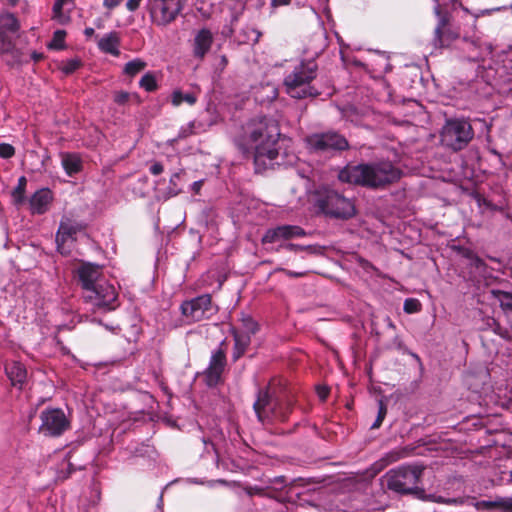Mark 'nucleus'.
<instances>
[{
	"instance_id": "f257e3e1",
	"label": "nucleus",
	"mask_w": 512,
	"mask_h": 512,
	"mask_svg": "<svg viewBox=\"0 0 512 512\" xmlns=\"http://www.w3.org/2000/svg\"><path fill=\"white\" fill-rule=\"evenodd\" d=\"M280 137L278 122L267 116L251 119L244 127L243 134L235 139V145L246 157H252L255 172L262 173L273 166L279 152Z\"/></svg>"
},
{
	"instance_id": "f03ea898",
	"label": "nucleus",
	"mask_w": 512,
	"mask_h": 512,
	"mask_svg": "<svg viewBox=\"0 0 512 512\" xmlns=\"http://www.w3.org/2000/svg\"><path fill=\"white\" fill-rule=\"evenodd\" d=\"M402 176V170L391 161H380L346 166L340 170L338 179L344 183L378 190L398 182Z\"/></svg>"
},
{
	"instance_id": "7ed1b4c3",
	"label": "nucleus",
	"mask_w": 512,
	"mask_h": 512,
	"mask_svg": "<svg viewBox=\"0 0 512 512\" xmlns=\"http://www.w3.org/2000/svg\"><path fill=\"white\" fill-rule=\"evenodd\" d=\"M424 467L420 465H402L389 470L382 478L386 488L401 495H414L418 499L425 498V490L418 487Z\"/></svg>"
},
{
	"instance_id": "20e7f679",
	"label": "nucleus",
	"mask_w": 512,
	"mask_h": 512,
	"mask_svg": "<svg viewBox=\"0 0 512 512\" xmlns=\"http://www.w3.org/2000/svg\"><path fill=\"white\" fill-rule=\"evenodd\" d=\"M318 65L314 60L302 61L284 79L287 93L297 99L317 97L320 91L311 82L317 76Z\"/></svg>"
},
{
	"instance_id": "39448f33",
	"label": "nucleus",
	"mask_w": 512,
	"mask_h": 512,
	"mask_svg": "<svg viewBox=\"0 0 512 512\" xmlns=\"http://www.w3.org/2000/svg\"><path fill=\"white\" fill-rule=\"evenodd\" d=\"M315 206L326 216L335 219L348 220L356 215L354 202L328 187L316 190Z\"/></svg>"
},
{
	"instance_id": "423d86ee",
	"label": "nucleus",
	"mask_w": 512,
	"mask_h": 512,
	"mask_svg": "<svg viewBox=\"0 0 512 512\" xmlns=\"http://www.w3.org/2000/svg\"><path fill=\"white\" fill-rule=\"evenodd\" d=\"M305 142L308 151L316 155H335L350 148L348 140L336 131L311 134Z\"/></svg>"
},
{
	"instance_id": "0eeeda50",
	"label": "nucleus",
	"mask_w": 512,
	"mask_h": 512,
	"mask_svg": "<svg viewBox=\"0 0 512 512\" xmlns=\"http://www.w3.org/2000/svg\"><path fill=\"white\" fill-rule=\"evenodd\" d=\"M473 137L472 125L464 119L447 120L441 132L442 144L453 151L464 149Z\"/></svg>"
},
{
	"instance_id": "6e6552de",
	"label": "nucleus",
	"mask_w": 512,
	"mask_h": 512,
	"mask_svg": "<svg viewBox=\"0 0 512 512\" xmlns=\"http://www.w3.org/2000/svg\"><path fill=\"white\" fill-rule=\"evenodd\" d=\"M218 311L216 305L212 302L209 294H203L190 300H185L180 305V312L185 319L186 324H193L203 320H208Z\"/></svg>"
},
{
	"instance_id": "1a4fd4ad",
	"label": "nucleus",
	"mask_w": 512,
	"mask_h": 512,
	"mask_svg": "<svg viewBox=\"0 0 512 512\" xmlns=\"http://www.w3.org/2000/svg\"><path fill=\"white\" fill-rule=\"evenodd\" d=\"M186 0H150L149 13L157 26H167L174 22L183 10Z\"/></svg>"
},
{
	"instance_id": "9d476101",
	"label": "nucleus",
	"mask_w": 512,
	"mask_h": 512,
	"mask_svg": "<svg viewBox=\"0 0 512 512\" xmlns=\"http://www.w3.org/2000/svg\"><path fill=\"white\" fill-rule=\"evenodd\" d=\"M438 23L434 31L433 44L436 48H448L460 37L459 27L451 22V16L447 11L436 8Z\"/></svg>"
},
{
	"instance_id": "9b49d317",
	"label": "nucleus",
	"mask_w": 512,
	"mask_h": 512,
	"mask_svg": "<svg viewBox=\"0 0 512 512\" xmlns=\"http://www.w3.org/2000/svg\"><path fill=\"white\" fill-rule=\"evenodd\" d=\"M21 25L15 14L11 12L0 13V54L16 52L15 37Z\"/></svg>"
},
{
	"instance_id": "f8f14e48",
	"label": "nucleus",
	"mask_w": 512,
	"mask_h": 512,
	"mask_svg": "<svg viewBox=\"0 0 512 512\" xmlns=\"http://www.w3.org/2000/svg\"><path fill=\"white\" fill-rule=\"evenodd\" d=\"M40 432L45 436L57 437L70 427V422L60 408L45 409L40 414Z\"/></svg>"
},
{
	"instance_id": "ddd939ff",
	"label": "nucleus",
	"mask_w": 512,
	"mask_h": 512,
	"mask_svg": "<svg viewBox=\"0 0 512 512\" xmlns=\"http://www.w3.org/2000/svg\"><path fill=\"white\" fill-rule=\"evenodd\" d=\"M223 345L224 342L212 352L209 365L203 373L204 381L209 387H215L222 381V374L227 365L226 351L222 347Z\"/></svg>"
},
{
	"instance_id": "4468645a",
	"label": "nucleus",
	"mask_w": 512,
	"mask_h": 512,
	"mask_svg": "<svg viewBox=\"0 0 512 512\" xmlns=\"http://www.w3.org/2000/svg\"><path fill=\"white\" fill-rule=\"evenodd\" d=\"M86 229V225L82 222H78L75 220H72L70 218H65L60 221L58 231L56 233V244H57V250L62 255L69 254L70 250L66 249L65 245L66 243L71 241H76V235L79 232H82Z\"/></svg>"
},
{
	"instance_id": "2eb2a0df",
	"label": "nucleus",
	"mask_w": 512,
	"mask_h": 512,
	"mask_svg": "<svg viewBox=\"0 0 512 512\" xmlns=\"http://www.w3.org/2000/svg\"><path fill=\"white\" fill-rule=\"evenodd\" d=\"M85 298L99 308L111 310L115 308L117 294L113 285L99 283L88 294H85Z\"/></svg>"
},
{
	"instance_id": "dca6fc26",
	"label": "nucleus",
	"mask_w": 512,
	"mask_h": 512,
	"mask_svg": "<svg viewBox=\"0 0 512 512\" xmlns=\"http://www.w3.org/2000/svg\"><path fill=\"white\" fill-rule=\"evenodd\" d=\"M79 284L85 293L88 294L97 284L102 276L101 266L91 262L82 261L75 271Z\"/></svg>"
},
{
	"instance_id": "f3484780",
	"label": "nucleus",
	"mask_w": 512,
	"mask_h": 512,
	"mask_svg": "<svg viewBox=\"0 0 512 512\" xmlns=\"http://www.w3.org/2000/svg\"><path fill=\"white\" fill-rule=\"evenodd\" d=\"M306 231L297 225H280L268 229L262 237V243H275L280 240H290L293 238L304 237Z\"/></svg>"
},
{
	"instance_id": "a211bd4d",
	"label": "nucleus",
	"mask_w": 512,
	"mask_h": 512,
	"mask_svg": "<svg viewBox=\"0 0 512 512\" xmlns=\"http://www.w3.org/2000/svg\"><path fill=\"white\" fill-rule=\"evenodd\" d=\"M276 401L272 399L268 388L258 390L253 409L259 422L262 424L272 422V409Z\"/></svg>"
},
{
	"instance_id": "6ab92c4d",
	"label": "nucleus",
	"mask_w": 512,
	"mask_h": 512,
	"mask_svg": "<svg viewBox=\"0 0 512 512\" xmlns=\"http://www.w3.org/2000/svg\"><path fill=\"white\" fill-rule=\"evenodd\" d=\"M462 49L467 53L470 61H483L487 56L492 54L493 46L490 43H483L479 38L464 39Z\"/></svg>"
},
{
	"instance_id": "aec40b11",
	"label": "nucleus",
	"mask_w": 512,
	"mask_h": 512,
	"mask_svg": "<svg viewBox=\"0 0 512 512\" xmlns=\"http://www.w3.org/2000/svg\"><path fill=\"white\" fill-rule=\"evenodd\" d=\"M213 41V34L208 28L200 29L193 40V56L203 60L210 51Z\"/></svg>"
},
{
	"instance_id": "412c9836",
	"label": "nucleus",
	"mask_w": 512,
	"mask_h": 512,
	"mask_svg": "<svg viewBox=\"0 0 512 512\" xmlns=\"http://www.w3.org/2000/svg\"><path fill=\"white\" fill-rule=\"evenodd\" d=\"M53 200V193L48 188L37 190L29 199L32 214L42 215L46 213Z\"/></svg>"
},
{
	"instance_id": "4be33fe9",
	"label": "nucleus",
	"mask_w": 512,
	"mask_h": 512,
	"mask_svg": "<svg viewBox=\"0 0 512 512\" xmlns=\"http://www.w3.org/2000/svg\"><path fill=\"white\" fill-rule=\"evenodd\" d=\"M231 334L234 339L232 360L236 362L246 353L251 344V337L248 334H241V332L236 328L231 330Z\"/></svg>"
},
{
	"instance_id": "5701e85b",
	"label": "nucleus",
	"mask_w": 512,
	"mask_h": 512,
	"mask_svg": "<svg viewBox=\"0 0 512 512\" xmlns=\"http://www.w3.org/2000/svg\"><path fill=\"white\" fill-rule=\"evenodd\" d=\"M478 511H491L501 509L503 511L512 512V497L498 498L494 501L481 500L474 503Z\"/></svg>"
},
{
	"instance_id": "b1692460",
	"label": "nucleus",
	"mask_w": 512,
	"mask_h": 512,
	"mask_svg": "<svg viewBox=\"0 0 512 512\" xmlns=\"http://www.w3.org/2000/svg\"><path fill=\"white\" fill-rule=\"evenodd\" d=\"M120 45V37L118 32L112 31L102 37L98 42V47L101 51L111 54L113 56H118L120 54L119 51Z\"/></svg>"
},
{
	"instance_id": "393cba45",
	"label": "nucleus",
	"mask_w": 512,
	"mask_h": 512,
	"mask_svg": "<svg viewBox=\"0 0 512 512\" xmlns=\"http://www.w3.org/2000/svg\"><path fill=\"white\" fill-rule=\"evenodd\" d=\"M5 371L14 386H21L26 381L27 371L25 366L20 362H12L6 365Z\"/></svg>"
},
{
	"instance_id": "a878e982",
	"label": "nucleus",
	"mask_w": 512,
	"mask_h": 512,
	"mask_svg": "<svg viewBox=\"0 0 512 512\" xmlns=\"http://www.w3.org/2000/svg\"><path fill=\"white\" fill-rule=\"evenodd\" d=\"M62 166L68 176L78 174L83 168L81 158L75 153H64L62 155Z\"/></svg>"
},
{
	"instance_id": "bb28decb",
	"label": "nucleus",
	"mask_w": 512,
	"mask_h": 512,
	"mask_svg": "<svg viewBox=\"0 0 512 512\" xmlns=\"http://www.w3.org/2000/svg\"><path fill=\"white\" fill-rule=\"evenodd\" d=\"M272 422L273 421H279V422H286L289 419V415L291 414L293 410V405L291 401H280L277 400L273 404L272 409Z\"/></svg>"
},
{
	"instance_id": "cd10ccee",
	"label": "nucleus",
	"mask_w": 512,
	"mask_h": 512,
	"mask_svg": "<svg viewBox=\"0 0 512 512\" xmlns=\"http://www.w3.org/2000/svg\"><path fill=\"white\" fill-rule=\"evenodd\" d=\"M27 186V179L25 176H21L18 179L17 186L12 191V198L15 205H21L25 201V192Z\"/></svg>"
},
{
	"instance_id": "c85d7f7f",
	"label": "nucleus",
	"mask_w": 512,
	"mask_h": 512,
	"mask_svg": "<svg viewBox=\"0 0 512 512\" xmlns=\"http://www.w3.org/2000/svg\"><path fill=\"white\" fill-rule=\"evenodd\" d=\"M240 321L244 329L240 331L241 334H248L251 337L259 331V324L250 315L242 313Z\"/></svg>"
},
{
	"instance_id": "c756f323",
	"label": "nucleus",
	"mask_w": 512,
	"mask_h": 512,
	"mask_svg": "<svg viewBox=\"0 0 512 512\" xmlns=\"http://www.w3.org/2000/svg\"><path fill=\"white\" fill-rule=\"evenodd\" d=\"M147 66V63L142 59H134L129 61L124 66V73L130 77H134L141 71H143Z\"/></svg>"
},
{
	"instance_id": "7c9ffc66",
	"label": "nucleus",
	"mask_w": 512,
	"mask_h": 512,
	"mask_svg": "<svg viewBox=\"0 0 512 512\" xmlns=\"http://www.w3.org/2000/svg\"><path fill=\"white\" fill-rule=\"evenodd\" d=\"M197 101L196 96L193 93H182L180 90H176L172 94V104L174 106H179L183 102L188 103L189 105H194Z\"/></svg>"
},
{
	"instance_id": "2f4dec72",
	"label": "nucleus",
	"mask_w": 512,
	"mask_h": 512,
	"mask_svg": "<svg viewBox=\"0 0 512 512\" xmlns=\"http://www.w3.org/2000/svg\"><path fill=\"white\" fill-rule=\"evenodd\" d=\"M139 86L147 92H154L158 89V84L154 73L147 72L139 81Z\"/></svg>"
},
{
	"instance_id": "473e14b6",
	"label": "nucleus",
	"mask_w": 512,
	"mask_h": 512,
	"mask_svg": "<svg viewBox=\"0 0 512 512\" xmlns=\"http://www.w3.org/2000/svg\"><path fill=\"white\" fill-rule=\"evenodd\" d=\"M491 330L500 336L502 339L507 341H512V328L508 329L503 327L498 321L492 319L491 322L488 323Z\"/></svg>"
},
{
	"instance_id": "72a5a7b5",
	"label": "nucleus",
	"mask_w": 512,
	"mask_h": 512,
	"mask_svg": "<svg viewBox=\"0 0 512 512\" xmlns=\"http://www.w3.org/2000/svg\"><path fill=\"white\" fill-rule=\"evenodd\" d=\"M65 30H56L53 33L51 42L48 44V48L52 50H62L65 48Z\"/></svg>"
},
{
	"instance_id": "f704fd0d",
	"label": "nucleus",
	"mask_w": 512,
	"mask_h": 512,
	"mask_svg": "<svg viewBox=\"0 0 512 512\" xmlns=\"http://www.w3.org/2000/svg\"><path fill=\"white\" fill-rule=\"evenodd\" d=\"M283 247L289 251H293V252L306 251L310 254L320 253V249H321V247L317 246V245L303 246V245L293 244V243H288V244L284 245Z\"/></svg>"
},
{
	"instance_id": "c9c22d12",
	"label": "nucleus",
	"mask_w": 512,
	"mask_h": 512,
	"mask_svg": "<svg viewBox=\"0 0 512 512\" xmlns=\"http://www.w3.org/2000/svg\"><path fill=\"white\" fill-rule=\"evenodd\" d=\"M386 414H387V406L386 404L384 403L383 400H379L378 402V414H377V417L374 421V423L372 424L371 426V429H378L380 428V426L382 425L385 417H386Z\"/></svg>"
},
{
	"instance_id": "e433bc0d",
	"label": "nucleus",
	"mask_w": 512,
	"mask_h": 512,
	"mask_svg": "<svg viewBox=\"0 0 512 512\" xmlns=\"http://www.w3.org/2000/svg\"><path fill=\"white\" fill-rule=\"evenodd\" d=\"M243 33L246 36V39L243 42H250L253 45L257 44L262 36V33L253 27L245 28Z\"/></svg>"
},
{
	"instance_id": "4c0bfd02",
	"label": "nucleus",
	"mask_w": 512,
	"mask_h": 512,
	"mask_svg": "<svg viewBox=\"0 0 512 512\" xmlns=\"http://www.w3.org/2000/svg\"><path fill=\"white\" fill-rule=\"evenodd\" d=\"M183 173H184V171L180 170L179 172H175L171 175L170 180H169V188H168L170 196H176L181 192V189L178 187L177 182Z\"/></svg>"
},
{
	"instance_id": "58836bf2",
	"label": "nucleus",
	"mask_w": 512,
	"mask_h": 512,
	"mask_svg": "<svg viewBox=\"0 0 512 512\" xmlns=\"http://www.w3.org/2000/svg\"><path fill=\"white\" fill-rule=\"evenodd\" d=\"M421 303L416 298H407L404 301L403 310L407 314L417 313L421 310Z\"/></svg>"
},
{
	"instance_id": "ea45409f",
	"label": "nucleus",
	"mask_w": 512,
	"mask_h": 512,
	"mask_svg": "<svg viewBox=\"0 0 512 512\" xmlns=\"http://www.w3.org/2000/svg\"><path fill=\"white\" fill-rule=\"evenodd\" d=\"M81 66H82L81 60L75 58V59H70V60L66 61L64 63V65L62 66L61 70L64 74L70 75V74L74 73L75 71H77Z\"/></svg>"
},
{
	"instance_id": "a19ab883",
	"label": "nucleus",
	"mask_w": 512,
	"mask_h": 512,
	"mask_svg": "<svg viewBox=\"0 0 512 512\" xmlns=\"http://www.w3.org/2000/svg\"><path fill=\"white\" fill-rule=\"evenodd\" d=\"M2 56H9L8 59H6V64L10 67H13L15 65H20L21 64V51L16 48V52H7V53H4V54H1Z\"/></svg>"
},
{
	"instance_id": "79ce46f5",
	"label": "nucleus",
	"mask_w": 512,
	"mask_h": 512,
	"mask_svg": "<svg viewBox=\"0 0 512 512\" xmlns=\"http://www.w3.org/2000/svg\"><path fill=\"white\" fill-rule=\"evenodd\" d=\"M15 155V148L9 143H0V157L3 159L12 158Z\"/></svg>"
},
{
	"instance_id": "37998d69",
	"label": "nucleus",
	"mask_w": 512,
	"mask_h": 512,
	"mask_svg": "<svg viewBox=\"0 0 512 512\" xmlns=\"http://www.w3.org/2000/svg\"><path fill=\"white\" fill-rule=\"evenodd\" d=\"M131 101V93L126 91H118L114 93V102L117 105H126Z\"/></svg>"
},
{
	"instance_id": "c03bdc74",
	"label": "nucleus",
	"mask_w": 512,
	"mask_h": 512,
	"mask_svg": "<svg viewBox=\"0 0 512 512\" xmlns=\"http://www.w3.org/2000/svg\"><path fill=\"white\" fill-rule=\"evenodd\" d=\"M393 343L399 351H401L404 354L407 353V354L411 355L413 358H415L417 361H420V357L416 353L410 352L408 350V348L406 347V345L403 343V341L398 336H396L394 338Z\"/></svg>"
},
{
	"instance_id": "a18cd8bd",
	"label": "nucleus",
	"mask_w": 512,
	"mask_h": 512,
	"mask_svg": "<svg viewBox=\"0 0 512 512\" xmlns=\"http://www.w3.org/2000/svg\"><path fill=\"white\" fill-rule=\"evenodd\" d=\"M459 255L462 257L468 259L469 261L472 260V258L475 256V252L471 250L470 248L464 247V246H454L453 248Z\"/></svg>"
},
{
	"instance_id": "49530a36",
	"label": "nucleus",
	"mask_w": 512,
	"mask_h": 512,
	"mask_svg": "<svg viewBox=\"0 0 512 512\" xmlns=\"http://www.w3.org/2000/svg\"><path fill=\"white\" fill-rule=\"evenodd\" d=\"M470 265L472 267H475L481 273H484L487 268V265L484 262V260L481 259L477 254H475V256L470 261Z\"/></svg>"
},
{
	"instance_id": "de8ad7c7",
	"label": "nucleus",
	"mask_w": 512,
	"mask_h": 512,
	"mask_svg": "<svg viewBox=\"0 0 512 512\" xmlns=\"http://www.w3.org/2000/svg\"><path fill=\"white\" fill-rule=\"evenodd\" d=\"M149 171L152 175H160L164 171V166L161 162H154L150 168Z\"/></svg>"
},
{
	"instance_id": "09e8293b",
	"label": "nucleus",
	"mask_w": 512,
	"mask_h": 512,
	"mask_svg": "<svg viewBox=\"0 0 512 512\" xmlns=\"http://www.w3.org/2000/svg\"><path fill=\"white\" fill-rule=\"evenodd\" d=\"M279 271L283 272L286 276L290 278H300L306 276L307 272H295L289 269L281 268Z\"/></svg>"
},
{
	"instance_id": "8fccbe9b",
	"label": "nucleus",
	"mask_w": 512,
	"mask_h": 512,
	"mask_svg": "<svg viewBox=\"0 0 512 512\" xmlns=\"http://www.w3.org/2000/svg\"><path fill=\"white\" fill-rule=\"evenodd\" d=\"M423 500L432 501V502L439 503V504H446L447 498L442 497V496L432 495V494L431 495L425 494V498Z\"/></svg>"
},
{
	"instance_id": "3c124183",
	"label": "nucleus",
	"mask_w": 512,
	"mask_h": 512,
	"mask_svg": "<svg viewBox=\"0 0 512 512\" xmlns=\"http://www.w3.org/2000/svg\"><path fill=\"white\" fill-rule=\"evenodd\" d=\"M142 0H128L126 2V8L130 12L136 11L140 7V3Z\"/></svg>"
},
{
	"instance_id": "603ef678",
	"label": "nucleus",
	"mask_w": 512,
	"mask_h": 512,
	"mask_svg": "<svg viewBox=\"0 0 512 512\" xmlns=\"http://www.w3.org/2000/svg\"><path fill=\"white\" fill-rule=\"evenodd\" d=\"M317 393L320 399L325 400L330 393V389L327 386H319L317 388Z\"/></svg>"
},
{
	"instance_id": "864d4df0",
	"label": "nucleus",
	"mask_w": 512,
	"mask_h": 512,
	"mask_svg": "<svg viewBox=\"0 0 512 512\" xmlns=\"http://www.w3.org/2000/svg\"><path fill=\"white\" fill-rule=\"evenodd\" d=\"M122 0H103V6L109 10L116 8Z\"/></svg>"
},
{
	"instance_id": "5fc2aeb1",
	"label": "nucleus",
	"mask_w": 512,
	"mask_h": 512,
	"mask_svg": "<svg viewBox=\"0 0 512 512\" xmlns=\"http://www.w3.org/2000/svg\"><path fill=\"white\" fill-rule=\"evenodd\" d=\"M75 471V468L74 466L71 464V463H68L67 464V469L66 471H62V474L63 475H60L59 477L62 479V480H66L68 479L71 474Z\"/></svg>"
},
{
	"instance_id": "6e6d98bb",
	"label": "nucleus",
	"mask_w": 512,
	"mask_h": 512,
	"mask_svg": "<svg viewBox=\"0 0 512 512\" xmlns=\"http://www.w3.org/2000/svg\"><path fill=\"white\" fill-rule=\"evenodd\" d=\"M45 58L44 54L41 53V52H37V51H33L31 53V59L35 62V63H38L40 61H42L43 59Z\"/></svg>"
},
{
	"instance_id": "4d7b16f0",
	"label": "nucleus",
	"mask_w": 512,
	"mask_h": 512,
	"mask_svg": "<svg viewBox=\"0 0 512 512\" xmlns=\"http://www.w3.org/2000/svg\"><path fill=\"white\" fill-rule=\"evenodd\" d=\"M465 502V499L462 497L459 498H447L446 504L451 505H461Z\"/></svg>"
},
{
	"instance_id": "13d9d810",
	"label": "nucleus",
	"mask_w": 512,
	"mask_h": 512,
	"mask_svg": "<svg viewBox=\"0 0 512 512\" xmlns=\"http://www.w3.org/2000/svg\"><path fill=\"white\" fill-rule=\"evenodd\" d=\"M247 493L249 495H254V494L262 495L263 494V489L260 488V487H257V486L250 487V488L247 489Z\"/></svg>"
},
{
	"instance_id": "bf43d9fd",
	"label": "nucleus",
	"mask_w": 512,
	"mask_h": 512,
	"mask_svg": "<svg viewBox=\"0 0 512 512\" xmlns=\"http://www.w3.org/2000/svg\"><path fill=\"white\" fill-rule=\"evenodd\" d=\"M291 0H272L271 1V5L273 7H278V6H282V5H288L290 3Z\"/></svg>"
},
{
	"instance_id": "052dcab7",
	"label": "nucleus",
	"mask_w": 512,
	"mask_h": 512,
	"mask_svg": "<svg viewBox=\"0 0 512 512\" xmlns=\"http://www.w3.org/2000/svg\"><path fill=\"white\" fill-rule=\"evenodd\" d=\"M203 185V181H195L193 184H192V189L195 193H199L200 192V189Z\"/></svg>"
},
{
	"instance_id": "680f3d73",
	"label": "nucleus",
	"mask_w": 512,
	"mask_h": 512,
	"mask_svg": "<svg viewBox=\"0 0 512 512\" xmlns=\"http://www.w3.org/2000/svg\"><path fill=\"white\" fill-rule=\"evenodd\" d=\"M228 64V58L226 55H222L220 57V66L222 67V69H224Z\"/></svg>"
},
{
	"instance_id": "e2e57ef3",
	"label": "nucleus",
	"mask_w": 512,
	"mask_h": 512,
	"mask_svg": "<svg viewBox=\"0 0 512 512\" xmlns=\"http://www.w3.org/2000/svg\"><path fill=\"white\" fill-rule=\"evenodd\" d=\"M94 33H95V31H94V29L92 27H86L85 30H84V34L87 37L93 36Z\"/></svg>"
},
{
	"instance_id": "0e129e2a",
	"label": "nucleus",
	"mask_w": 512,
	"mask_h": 512,
	"mask_svg": "<svg viewBox=\"0 0 512 512\" xmlns=\"http://www.w3.org/2000/svg\"><path fill=\"white\" fill-rule=\"evenodd\" d=\"M131 101H134L136 104H140L141 98L137 93H131Z\"/></svg>"
},
{
	"instance_id": "69168bd1",
	"label": "nucleus",
	"mask_w": 512,
	"mask_h": 512,
	"mask_svg": "<svg viewBox=\"0 0 512 512\" xmlns=\"http://www.w3.org/2000/svg\"><path fill=\"white\" fill-rule=\"evenodd\" d=\"M386 322H387V326L389 328H391V329H395L396 328L394 322L392 321V319L389 316L386 317Z\"/></svg>"
},
{
	"instance_id": "338daca9",
	"label": "nucleus",
	"mask_w": 512,
	"mask_h": 512,
	"mask_svg": "<svg viewBox=\"0 0 512 512\" xmlns=\"http://www.w3.org/2000/svg\"><path fill=\"white\" fill-rule=\"evenodd\" d=\"M18 1H19V0H8L9 4H10L12 7L16 6V5H17V3H18Z\"/></svg>"
},
{
	"instance_id": "774afa93",
	"label": "nucleus",
	"mask_w": 512,
	"mask_h": 512,
	"mask_svg": "<svg viewBox=\"0 0 512 512\" xmlns=\"http://www.w3.org/2000/svg\"><path fill=\"white\" fill-rule=\"evenodd\" d=\"M399 458H400L399 455H397L396 457H393V460L395 461V460H398Z\"/></svg>"
}]
</instances>
